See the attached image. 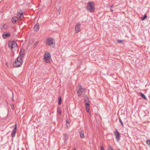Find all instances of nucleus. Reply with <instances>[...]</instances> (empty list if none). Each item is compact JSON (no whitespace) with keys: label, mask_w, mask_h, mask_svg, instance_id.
<instances>
[{"label":"nucleus","mask_w":150,"mask_h":150,"mask_svg":"<svg viewBox=\"0 0 150 150\" xmlns=\"http://www.w3.org/2000/svg\"><path fill=\"white\" fill-rule=\"evenodd\" d=\"M86 9L87 11L89 12H94L95 8L93 2H89L87 4Z\"/></svg>","instance_id":"1"},{"label":"nucleus","mask_w":150,"mask_h":150,"mask_svg":"<svg viewBox=\"0 0 150 150\" xmlns=\"http://www.w3.org/2000/svg\"><path fill=\"white\" fill-rule=\"evenodd\" d=\"M23 17V12H18L17 13V17L14 16L11 19V21L13 23H14L18 20H20Z\"/></svg>","instance_id":"2"},{"label":"nucleus","mask_w":150,"mask_h":150,"mask_svg":"<svg viewBox=\"0 0 150 150\" xmlns=\"http://www.w3.org/2000/svg\"><path fill=\"white\" fill-rule=\"evenodd\" d=\"M23 61L21 57H18L13 64L14 67H17L21 66L22 64Z\"/></svg>","instance_id":"3"},{"label":"nucleus","mask_w":150,"mask_h":150,"mask_svg":"<svg viewBox=\"0 0 150 150\" xmlns=\"http://www.w3.org/2000/svg\"><path fill=\"white\" fill-rule=\"evenodd\" d=\"M51 54L48 52H45L44 55L43 60L44 62L47 63H49L51 60Z\"/></svg>","instance_id":"4"},{"label":"nucleus","mask_w":150,"mask_h":150,"mask_svg":"<svg viewBox=\"0 0 150 150\" xmlns=\"http://www.w3.org/2000/svg\"><path fill=\"white\" fill-rule=\"evenodd\" d=\"M8 47L10 49L12 50L13 48L16 47L17 44L16 42L14 41H10L8 42Z\"/></svg>","instance_id":"5"},{"label":"nucleus","mask_w":150,"mask_h":150,"mask_svg":"<svg viewBox=\"0 0 150 150\" xmlns=\"http://www.w3.org/2000/svg\"><path fill=\"white\" fill-rule=\"evenodd\" d=\"M85 104L86 106V109L87 112H88L89 109V100L88 97H85L84 98Z\"/></svg>","instance_id":"6"},{"label":"nucleus","mask_w":150,"mask_h":150,"mask_svg":"<svg viewBox=\"0 0 150 150\" xmlns=\"http://www.w3.org/2000/svg\"><path fill=\"white\" fill-rule=\"evenodd\" d=\"M46 44L50 46L54 47V43L53 39L52 38H48L46 41Z\"/></svg>","instance_id":"7"},{"label":"nucleus","mask_w":150,"mask_h":150,"mask_svg":"<svg viewBox=\"0 0 150 150\" xmlns=\"http://www.w3.org/2000/svg\"><path fill=\"white\" fill-rule=\"evenodd\" d=\"M85 90L86 89L85 88H80L77 91L78 96L79 97H80L81 96L82 94L83 93L84 94L86 92Z\"/></svg>","instance_id":"8"},{"label":"nucleus","mask_w":150,"mask_h":150,"mask_svg":"<svg viewBox=\"0 0 150 150\" xmlns=\"http://www.w3.org/2000/svg\"><path fill=\"white\" fill-rule=\"evenodd\" d=\"M114 134L116 137L117 141V142H119L120 139V133L117 129H115V131L114 132Z\"/></svg>","instance_id":"9"},{"label":"nucleus","mask_w":150,"mask_h":150,"mask_svg":"<svg viewBox=\"0 0 150 150\" xmlns=\"http://www.w3.org/2000/svg\"><path fill=\"white\" fill-rule=\"evenodd\" d=\"M17 129V125L16 123L14 126V128L12 132L11 133V136L13 137H14L15 135L16 131Z\"/></svg>","instance_id":"10"},{"label":"nucleus","mask_w":150,"mask_h":150,"mask_svg":"<svg viewBox=\"0 0 150 150\" xmlns=\"http://www.w3.org/2000/svg\"><path fill=\"white\" fill-rule=\"evenodd\" d=\"M11 36L9 32H4L2 36L4 39L8 37H10Z\"/></svg>","instance_id":"11"},{"label":"nucleus","mask_w":150,"mask_h":150,"mask_svg":"<svg viewBox=\"0 0 150 150\" xmlns=\"http://www.w3.org/2000/svg\"><path fill=\"white\" fill-rule=\"evenodd\" d=\"M81 26V24L79 23H78L75 25V31L77 33L79 32V29Z\"/></svg>","instance_id":"12"},{"label":"nucleus","mask_w":150,"mask_h":150,"mask_svg":"<svg viewBox=\"0 0 150 150\" xmlns=\"http://www.w3.org/2000/svg\"><path fill=\"white\" fill-rule=\"evenodd\" d=\"M25 50L23 49H21L19 54L22 57H23L25 55Z\"/></svg>","instance_id":"13"},{"label":"nucleus","mask_w":150,"mask_h":150,"mask_svg":"<svg viewBox=\"0 0 150 150\" xmlns=\"http://www.w3.org/2000/svg\"><path fill=\"white\" fill-rule=\"evenodd\" d=\"M80 137L81 138H83L84 137V133L83 130H82L79 132Z\"/></svg>","instance_id":"14"},{"label":"nucleus","mask_w":150,"mask_h":150,"mask_svg":"<svg viewBox=\"0 0 150 150\" xmlns=\"http://www.w3.org/2000/svg\"><path fill=\"white\" fill-rule=\"evenodd\" d=\"M140 96L142 98H143L144 99H146V96H145L144 95V94H143L142 93H140Z\"/></svg>","instance_id":"15"},{"label":"nucleus","mask_w":150,"mask_h":150,"mask_svg":"<svg viewBox=\"0 0 150 150\" xmlns=\"http://www.w3.org/2000/svg\"><path fill=\"white\" fill-rule=\"evenodd\" d=\"M37 25V23H36L34 28V30L36 32L38 31V26Z\"/></svg>","instance_id":"16"},{"label":"nucleus","mask_w":150,"mask_h":150,"mask_svg":"<svg viewBox=\"0 0 150 150\" xmlns=\"http://www.w3.org/2000/svg\"><path fill=\"white\" fill-rule=\"evenodd\" d=\"M147 17V15L146 14H144L143 17H141V19L142 21L144 20Z\"/></svg>","instance_id":"17"},{"label":"nucleus","mask_w":150,"mask_h":150,"mask_svg":"<svg viewBox=\"0 0 150 150\" xmlns=\"http://www.w3.org/2000/svg\"><path fill=\"white\" fill-rule=\"evenodd\" d=\"M62 103V99L61 97H60L59 98V101H58V104L59 105H60Z\"/></svg>","instance_id":"18"},{"label":"nucleus","mask_w":150,"mask_h":150,"mask_svg":"<svg viewBox=\"0 0 150 150\" xmlns=\"http://www.w3.org/2000/svg\"><path fill=\"white\" fill-rule=\"evenodd\" d=\"M147 144L148 145L150 146V140H148L146 142Z\"/></svg>","instance_id":"19"},{"label":"nucleus","mask_w":150,"mask_h":150,"mask_svg":"<svg viewBox=\"0 0 150 150\" xmlns=\"http://www.w3.org/2000/svg\"><path fill=\"white\" fill-rule=\"evenodd\" d=\"M119 121L120 122V123H121V124L122 125V126L123 127L124 126L123 124V122H122V120H121L120 118H119Z\"/></svg>","instance_id":"20"},{"label":"nucleus","mask_w":150,"mask_h":150,"mask_svg":"<svg viewBox=\"0 0 150 150\" xmlns=\"http://www.w3.org/2000/svg\"><path fill=\"white\" fill-rule=\"evenodd\" d=\"M108 149L109 150H113L112 148L110 146H109Z\"/></svg>","instance_id":"21"},{"label":"nucleus","mask_w":150,"mask_h":150,"mask_svg":"<svg viewBox=\"0 0 150 150\" xmlns=\"http://www.w3.org/2000/svg\"><path fill=\"white\" fill-rule=\"evenodd\" d=\"M14 105L13 104H11V108L13 110L14 109Z\"/></svg>","instance_id":"22"},{"label":"nucleus","mask_w":150,"mask_h":150,"mask_svg":"<svg viewBox=\"0 0 150 150\" xmlns=\"http://www.w3.org/2000/svg\"><path fill=\"white\" fill-rule=\"evenodd\" d=\"M122 40H117V42L118 43H121L122 42Z\"/></svg>","instance_id":"23"},{"label":"nucleus","mask_w":150,"mask_h":150,"mask_svg":"<svg viewBox=\"0 0 150 150\" xmlns=\"http://www.w3.org/2000/svg\"><path fill=\"white\" fill-rule=\"evenodd\" d=\"M100 150H105L103 146H100Z\"/></svg>","instance_id":"24"},{"label":"nucleus","mask_w":150,"mask_h":150,"mask_svg":"<svg viewBox=\"0 0 150 150\" xmlns=\"http://www.w3.org/2000/svg\"><path fill=\"white\" fill-rule=\"evenodd\" d=\"M58 113H59L60 115L61 114V111L60 110H58L57 111Z\"/></svg>","instance_id":"25"},{"label":"nucleus","mask_w":150,"mask_h":150,"mask_svg":"<svg viewBox=\"0 0 150 150\" xmlns=\"http://www.w3.org/2000/svg\"><path fill=\"white\" fill-rule=\"evenodd\" d=\"M58 11L59 12V13L60 14L61 12V9L60 8H59V10Z\"/></svg>","instance_id":"26"},{"label":"nucleus","mask_w":150,"mask_h":150,"mask_svg":"<svg viewBox=\"0 0 150 150\" xmlns=\"http://www.w3.org/2000/svg\"><path fill=\"white\" fill-rule=\"evenodd\" d=\"M12 99L13 101H14V97H13V93H12Z\"/></svg>","instance_id":"27"},{"label":"nucleus","mask_w":150,"mask_h":150,"mask_svg":"<svg viewBox=\"0 0 150 150\" xmlns=\"http://www.w3.org/2000/svg\"><path fill=\"white\" fill-rule=\"evenodd\" d=\"M38 45V42H36L35 43V47H36V45Z\"/></svg>","instance_id":"28"},{"label":"nucleus","mask_w":150,"mask_h":150,"mask_svg":"<svg viewBox=\"0 0 150 150\" xmlns=\"http://www.w3.org/2000/svg\"><path fill=\"white\" fill-rule=\"evenodd\" d=\"M78 85H79V87H81V85L80 84H79Z\"/></svg>","instance_id":"29"},{"label":"nucleus","mask_w":150,"mask_h":150,"mask_svg":"<svg viewBox=\"0 0 150 150\" xmlns=\"http://www.w3.org/2000/svg\"><path fill=\"white\" fill-rule=\"evenodd\" d=\"M66 122H67V123H69V122L67 120Z\"/></svg>","instance_id":"30"},{"label":"nucleus","mask_w":150,"mask_h":150,"mask_svg":"<svg viewBox=\"0 0 150 150\" xmlns=\"http://www.w3.org/2000/svg\"><path fill=\"white\" fill-rule=\"evenodd\" d=\"M110 10L112 11H113V10L111 8H110Z\"/></svg>","instance_id":"31"},{"label":"nucleus","mask_w":150,"mask_h":150,"mask_svg":"<svg viewBox=\"0 0 150 150\" xmlns=\"http://www.w3.org/2000/svg\"><path fill=\"white\" fill-rule=\"evenodd\" d=\"M113 7V5H112V6H110V7H111V8H112V7Z\"/></svg>","instance_id":"32"},{"label":"nucleus","mask_w":150,"mask_h":150,"mask_svg":"<svg viewBox=\"0 0 150 150\" xmlns=\"http://www.w3.org/2000/svg\"><path fill=\"white\" fill-rule=\"evenodd\" d=\"M74 150H76V149H74Z\"/></svg>","instance_id":"33"}]
</instances>
